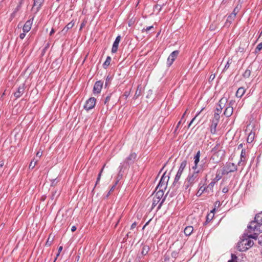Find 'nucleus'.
Returning a JSON list of instances; mask_svg holds the SVG:
<instances>
[{
    "label": "nucleus",
    "mask_w": 262,
    "mask_h": 262,
    "mask_svg": "<svg viewBox=\"0 0 262 262\" xmlns=\"http://www.w3.org/2000/svg\"><path fill=\"white\" fill-rule=\"evenodd\" d=\"M181 176L180 174H176L174 181L170 187L169 190L166 193V195L164 196V199L161 202L160 204H159L157 209H160L165 200L167 196H169L170 198L173 197V196L177 194V190L180 186V182H179Z\"/></svg>",
    "instance_id": "4"
},
{
    "label": "nucleus",
    "mask_w": 262,
    "mask_h": 262,
    "mask_svg": "<svg viewBox=\"0 0 262 262\" xmlns=\"http://www.w3.org/2000/svg\"><path fill=\"white\" fill-rule=\"evenodd\" d=\"M193 231V228L191 226H188L185 227L184 232L186 236H189Z\"/></svg>",
    "instance_id": "20"
},
{
    "label": "nucleus",
    "mask_w": 262,
    "mask_h": 262,
    "mask_svg": "<svg viewBox=\"0 0 262 262\" xmlns=\"http://www.w3.org/2000/svg\"><path fill=\"white\" fill-rule=\"evenodd\" d=\"M129 94H130L129 91H125L123 95V97H124V98L125 99H126L128 98V97L129 96Z\"/></svg>",
    "instance_id": "45"
},
{
    "label": "nucleus",
    "mask_w": 262,
    "mask_h": 262,
    "mask_svg": "<svg viewBox=\"0 0 262 262\" xmlns=\"http://www.w3.org/2000/svg\"><path fill=\"white\" fill-rule=\"evenodd\" d=\"M137 158V154L135 152L131 153L125 160L121 163V165L119 167V171L118 174V178L119 177H122V172H124V170L126 169H128L131 165H132Z\"/></svg>",
    "instance_id": "5"
},
{
    "label": "nucleus",
    "mask_w": 262,
    "mask_h": 262,
    "mask_svg": "<svg viewBox=\"0 0 262 262\" xmlns=\"http://www.w3.org/2000/svg\"><path fill=\"white\" fill-rule=\"evenodd\" d=\"M164 195V191L162 189H159L158 191L156 193L154 198L158 199L160 201L161 200Z\"/></svg>",
    "instance_id": "21"
},
{
    "label": "nucleus",
    "mask_w": 262,
    "mask_h": 262,
    "mask_svg": "<svg viewBox=\"0 0 262 262\" xmlns=\"http://www.w3.org/2000/svg\"><path fill=\"white\" fill-rule=\"evenodd\" d=\"M33 20V17L32 18V20L29 19L26 22L23 28L24 32H28L30 30L32 25Z\"/></svg>",
    "instance_id": "14"
},
{
    "label": "nucleus",
    "mask_w": 262,
    "mask_h": 262,
    "mask_svg": "<svg viewBox=\"0 0 262 262\" xmlns=\"http://www.w3.org/2000/svg\"><path fill=\"white\" fill-rule=\"evenodd\" d=\"M220 114L221 113L215 112V113L214 114V117H213L212 120L219 122L220 118Z\"/></svg>",
    "instance_id": "38"
},
{
    "label": "nucleus",
    "mask_w": 262,
    "mask_h": 262,
    "mask_svg": "<svg viewBox=\"0 0 262 262\" xmlns=\"http://www.w3.org/2000/svg\"><path fill=\"white\" fill-rule=\"evenodd\" d=\"M246 160V150L243 149L242 150L241 154V160L238 162V164H239L242 162H245Z\"/></svg>",
    "instance_id": "27"
},
{
    "label": "nucleus",
    "mask_w": 262,
    "mask_h": 262,
    "mask_svg": "<svg viewBox=\"0 0 262 262\" xmlns=\"http://www.w3.org/2000/svg\"><path fill=\"white\" fill-rule=\"evenodd\" d=\"M25 89V84H23L18 88L17 91L14 93V95L16 99L19 98L24 94Z\"/></svg>",
    "instance_id": "12"
},
{
    "label": "nucleus",
    "mask_w": 262,
    "mask_h": 262,
    "mask_svg": "<svg viewBox=\"0 0 262 262\" xmlns=\"http://www.w3.org/2000/svg\"><path fill=\"white\" fill-rule=\"evenodd\" d=\"M76 229L77 228L75 226H73L71 228V231L72 232H74L75 231H76Z\"/></svg>",
    "instance_id": "60"
},
{
    "label": "nucleus",
    "mask_w": 262,
    "mask_h": 262,
    "mask_svg": "<svg viewBox=\"0 0 262 262\" xmlns=\"http://www.w3.org/2000/svg\"><path fill=\"white\" fill-rule=\"evenodd\" d=\"M238 11V9H237V7H236V8H235L234 9V10H233V12H232V13H234V14H235V16L236 17V14H237V13Z\"/></svg>",
    "instance_id": "49"
},
{
    "label": "nucleus",
    "mask_w": 262,
    "mask_h": 262,
    "mask_svg": "<svg viewBox=\"0 0 262 262\" xmlns=\"http://www.w3.org/2000/svg\"><path fill=\"white\" fill-rule=\"evenodd\" d=\"M96 99L94 97L90 98L85 102L84 108L87 111L94 108L96 105Z\"/></svg>",
    "instance_id": "8"
},
{
    "label": "nucleus",
    "mask_w": 262,
    "mask_h": 262,
    "mask_svg": "<svg viewBox=\"0 0 262 262\" xmlns=\"http://www.w3.org/2000/svg\"><path fill=\"white\" fill-rule=\"evenodd\" d=\"M179 53V51L176 50L173 51L168 56L167 60V65L168 67H169L173 63V61L178 56Z\"/></svg>",
    "instance_id": "10"
},
{
    "label": "nucleus",
    "mask_w": 262,
    "mask_h": 262,
    "mask_svg": "<svg viewBox=\"0 0 262 262\" xmlns=\"http://www.w3.org/2000/svg\"><path fill=\"white\" fill-rule=\"evenodd\" d=\"M249 233L256 232L258 234L262 232V211L255 215L254 220L248 226Z\"/></svg>",
    "instance_id": "2"
},
{
    "label": "nucleus",
    "mask_w": 262,
    "mask_h": 262,
    "mask_svg": "<svg viewBox=\"0 0 262 262\" xmlns=\"http://www.w3.org/2000/svg\"><path fill=\"white\" fill-rule=\"evenodd\" d=\"M103 82L101 80L97 81L94 85L93 92L94 95L100 93L103 86Z\"/></svg>",
    "instance_id": "11"
},
{
    "label": "nucleus",
    "mask_w": 262,
    "mask_h": 262,
    "mask_svg": "<svg viewBox=\"0 0 262 262\" xmlns=\"http://www.w3.org/2000/svg\"><path fill=\"white\" fill-rule=\"evenodd\" d=\"M214 185V182H211V183H210L208 185V186H207V188H206V189H208V188H209V189H212V188L213 187Z\"/></svg>",
    "instance_id": "46"
},
{
    "label": "nucleus",
    "mask_w": 262,
    "mask_h": 262,
    "mask_svg": "<svg viewBox=\"0 0 262 262\" xmlns=\"http://www.w3.org/2000/svg\"><path fill=\"white\" fill-rule=\"evenodd\" d=\"M218 123V121L212 120L211 125L210 126V132L212 134H215L216 133V129Z\"/></svg>",
    "instance_id": "18"
},
{
    "label": "nucleus",
    "mask_w": 262,
    "mask_h": 262,
    "mask_svg": "<svg viewBox=\"0 0 262 262\" xmlns=\"http://www.w3.org/2000/svg\"><path fill=\"white\" fill-rule=\"evenodd\" d=\"M43 2L44 0H34L32 9L34 7L37 6L35 12V13H37L40 10Z\"/></svg>",
    "instance_id": "13"
},
{
    "label": "nucleus",
    "mask_w": 262,
    "mask_h": 262,
    "mask_svg": "<svg viewBox=\"0 0 262 262\" xmlns=\"http://www.w3.org/2000/svg\"><path fill=\"white\" fill-rule=\"evenodd\" d=\"M179 253V251H174L172 252H171L170 255H171V257L172 258V262H174V260L178 256Z\"/></svg>",
    "instance_id": "32"
},
{
    "label": "nucleus",
    "mask_w": 262,
    "mask_h": 262,
    "mask_svg": "<svg viewBox=\"0 0 262 262\" xmlns=\"http://www.w3.org/2000/svg\"><path fill=\"white\" fill-rule=\"evenodd\" d=\"M215 207H219L220 206V202L219 201H216L214 203Z\"/></svg>",
    "instance_id": "55"
},
{
    "label": "nucleus",
    "mask_w": 262,
    "mask_h": 262,
    "mask_svg": "<svg viewBox=\"0 0 262 262\" xmlns=\"http://www.w3.org/2000/svg\"><path fill=\"white\" fill-rule=\"evenodd\" d=\"M154 28V27L153 26H149V27H147L146 28H143L142 30V32L143 33L144 32H148L149 31H150L151 29H153Z\"/></svg>",
    "instance_id": "42"
},
{
    "label": "nucleus",
    "mask_w": 262,
    "mask_h": 262,
    "mask_svg": "<svg viewBox=\"0 0 262 262\" xmlns=\"http://www.w3.org/2000/svg\"><path fill=\"white\" fill-rule=\"evenodd\" d=\"M198 165L196 164H194V165L192 167V171H200L199 169H198Z\"/></svg>",
    "instance_id": "44"
},
{
    "label": "nucleus",
    "mask_w": 262,
    "mask_h": 262,
    "mask_svg": "<svg viewBox=\"0 0 262 262\" xmlns=\"http://www.w3.org/2000/svg\"><path fill=\"white\" fill-rule=\"evenodd\" d=\"M252 67L249 66L248 69L245 71V72L243 74V76L245 78H248L250 77L251 73Z\"/></svg>",
    "instance_id": "22"
},
{
    "label": "nucleus",
    "mask_w": 262,
    "mask_h": 262,
    "mask_svg": "<svg viewBox=\"0 0 262 262\" xmlns=\"http://www.w3.org/2000/svg\"><path fill=\"white\" fill-rule=\"evenodd\" d=\"M111 61V57L110 56H107L105 62L103 64V67L104 69H106L108 66L110 65Z\"/></svg>",
    "instance_id": "28"
},
{
    "label": "nucleus",
    "mask_w": 262,
    "mask_h": 262,
    "mask_svg": "<svg viewBox=\"0 0 262 262\" xmlns=\"http://www.w3.org/2000/svg\"><path fill=\"white\" fill-rule=\"evenodd\" d=\"M142 94L141 88H139V86H138L137 89L136 91L135 95L134 96V98L136 99H137Z\"/></svg>",
    "instance_id": "29"
},
{
    "label": "nucleus",
    "mask_w": 262,
    "mask_h": 262,
    "mask_svg": "<svg viewBox=\"0 0 262 262\" xmlns=\"http://www.w3.org/2000/svg\"><path fill=\"white\" fill-rule=\"evenodd\" d=\"M237 257L234 254H231V259L229 260L228 262H237Z\"/></svg>",
    "instance_id": "39"
},
{
    "label": "nucleus",
    "mask_w": 262,
    "mask_h": 262,
    "mask_svg": "<svg viewBox=\"0 0 262 262\" xmlns=\"http://www.w3.org/2000/svg\"><path fill=\"white\" fill-rule=\"evenodd\" d=\"M200 177V171H191L190 170L183 184V188L188 192L190 190V187L193 186L194 184L198 182Z\"/></svg>",
    "instance_id": "3"
},
{
    "label": "nucleus",
    "mask_w": 262,
    "mask_h": 262,
    "mask_svg": "<svg viewBox=\"0 0 262 262\" xmlns=\"http://www.w3.org/2000/svg\"><path fill=\"white\" fill-rule=\"evenodd\" d=\"M234 103V101H233V100H231V101H230L229 102V104H228V105H229V106H232V105H233Z\"/></svg>",
    "instance_id": "62"
},
{
    "label": "nucleus",
    "mask_w": 262,
    "mask_h": 262,
    "mask_svg": "<svg viewBox=\"0 0 262 262\" xmlns=\"http://www.w3.org/2000/svg\"><path fill=\"white\" fill-rule=\"evenodd\" d=\"M206 189V188L204 187L203 186H201L199 190L198 191L196 194L198 195L199 196H200Z\"/></svg>",
    "instance_id": "37"
},
{
    "label": "nucleus",
    "mask_w": 262,
    "mask_h": 262,
    "mask_svg": "<svg viewBox=\"0 0 262 262\" xmlns=\"http://www.w3.org/2000/svg\"><path fill=\"white\" fill-rule=\"evenodd\" d=\"M230 63L229 62V60H228L226 63V64L225 65V68H224V70H226L229 67V66H230Z\"/></svg>",
    "instance_id": "50"
},
{
    "label": "nucleus",
    "mask_w": 262,
    "mask_h": 262,
    "mask_svg": "<svg viewBox=\"0 0 262 262\" xmlns=\"http://www.w3.org/2000/svg\"><path fill=\"white\" fill-rule=\"evenodd\" d=\"M233 112V106H228L226 108V109L224 112V115L226 117H229L232 115Z\"/></svg>",
    "instance_id": "17"
},
{
    "label": "nucleus",
    "mask_w": 262,
    "mask_h": 262,
    "mask_svg": "<svg viewBox=\"0 0 262 262\" xmlns=\"http://www.w3.org/2000/svg\"><path fill=\"white\" fill-rule=\"evenodd\" d=\"M58 182V180H57V179H53V180H52L51 185L52 186H55V185L57 184V183Z\"/></svg>",
    "instance_id": "43"
},
{
    "label": "nucleus",
    "mask_w": 262,
    "mask_h": 262,
    "mask_svg": "<svg viewBox=\"0 0 262 262\" xmlns=\"http://www.w3.org/2000/svg\"><path fill=\"white\" fill-rule=\"evenodd\" d=\"M194 163L198 164V163L200 161V158L194 157Z\"/></svg>",
    "instance_id": "48"
},
{
    "label": "nucleus",
    "mask_w": 262,
    "mask_h": 262,
    "mask_svg": "<svg viewBox=\"0 0 262 262\" xmlns=\"http://www.w3.org/2000/svg\"><path fill=\"white\" fill-rule=\"evenodd\" d=\"M222 174L221 175L220 174V173H217L215 177V179L216 180V181H219L220 180L222 177Z\"/></svg>",
    "instance_id": "47"
},
{
    "label": "nucleus",
    "mask_w": 262,
    "mask_h": 262,
    "mask_svg": "<svg viewBox=\"0 0 262 262\" xmlns=\"http://www.w3.org/2000/svg\"><path fill=\"white\" fill-rule=\"evenodd\" d=\"M52 242V241H49V238L48 239V240H47V242H46V245L47 246H50L51 245Z\"/></svg>",
    "instance_id": "53"
},
{
    "label": "nucleus",
    "mask_w": 262,
    "mask_h": 262,
    "mask_svg": "<svg viewBox=\"0 0 262 262\" xmlns=\"http://www.w3.org/2000/svg\"><path fill=\"white\" fill-rule=\"evenodd\" d=\"M235 18L234 13L230 14L227 17L226 21L225 23V26L229 27Z\"/></svg>",
    "instance_id": "16"
},
{
    "label": "nucleus",
    "mask_w": 262,
    "mask_h": 262,
    "mask_svg": "<svg viewBox=\"0 0 262 262\" xmlns=\"http://www.w3.org/2000/svg\"><path fill=\"white\" fill-rule=\"evenodd\" d=\"M228 99L226 97L222 98L217 105V107L215 108L216 112L221 113L222 109L224 108L226 106V103H227Z\"/></svg>",
    "instance_id": "9"
},
{
    "label": "nucleus",
    "mask_w": 262,
    "mask_h": 262,
    "mask_svg": "<svg viewBox=\"0 0 262 262\" xmlns=\"http://www.w3.org/2000/svg\"><path fill=\"white\" fill-rule=\"evenodd\" d=\"M26 32H24L23 33H21L19 35V37L20 39H24L26 36Z\"/></svg>",
    "instance_id": "52"
},
{
    "label": "nucleus",
    "mask_w": 262,
    "mask_h": 262,
    "mask_svg": "<svg viewBox=\"0 0 262 262\" xmlns=\"http://www.w3.org/2000/svg\"><path fill=\"white\" fill-rule=\"evenodd\" d=\"M74 23H72V21L68 23L67 26L62 29V32L64 34L66 33L68 30L70 29H71L74 26Z\"/></svg>",
    "instance_id": "24"
},
{
    "label": "nucleus",
    "mask_w": 262,
    "mask_h": 262,
    "mask_svg": "<svg viewBox=\"0 0 262 262\" xmlns=\"http://www.w3.org/2000/svg\"><path fill=\"white\" fill-rule=\"evenodd\" d=\"M103 169H104V166L101 169V170H100V172H99V174L98 176V178L97 179V181H96V184H95V186L94 188H93L92 191H94V188H95L96 186L99 183Z\"/></svg>",
    "instance_id": "35"
},
{
    "label": "nucleus",
    "mask_w": 262,
    "mask_h": 262,
    "mask_svg": "<svg viewBox=\"0 0 262 262\" xmlns=\"http://www.w3.org/2000/svg\"><path fill=\"white\" fill-rule=\"evenodd\" d=\"M120 39H121V37L119 35H118L116 38L115 40L113 43V47L112 48V52L113 53H115L117 52Z\"/></svg>",
    "instance_id": "15"
},
{
    "label": "nucleus",
    "mask_w": 262,
    "mask_h": 262,
    "mask_svg": "<svg viewBox=\"0 0 262 262\" xmlns=\"http://www.w3.org/2000/svg\"><path fill=\"white\" fill-rule=\"evenodd\" d=\"M200 155H201V154H200V150H199V151L197 152V153L196 154V155H195L194 157L200 158Z\"/></svg>",
    "instance_id": "56"
},
{
    "label": "nucleus",
    "mask_w": 262,
    "mask_h": 262,
    "mask_svg": "<svg viewBox=\"0 0 262 262\" xmlns=\"http://www.w3.org/2000/svg\"><path fill=\"white\" fill-rule=\"evenodd\" d=\"M109 81H110V78L108 77H107V78L106 79V81H105V86H107V85L108 84Z\"/></svg>",
    "instance_id": "61"
},
{
    "label": "nucleus",
    "mask_w": 262,
    "mask_h": 262,
    "mask_svg": "<svg viewBox=\"0 0 262 262\" xmlns=\"http://www.w3.org/2000/svg\"><path fill=\"white\" fill-rule=\"evenodd\" d=\"M250 233L249 235L244 234L243 238L238 243L237 249L239 251H246L253 245V241L250 238L256 239L258 233L256 232H252Z\"/></svg>",
    "instance_id": "1"
},
{
    "label": "nucleus",
    "mask_w": 262,
    "mask_h": 262,
    "mask_svg": "<svg viewBox=\"0 0 262 262\" xmlns=\"http://www.w3.org/2000/svg\"><path fill=\"white\" fill-rule=\"evenodd\" d=\"M183 172V171L179 169L177 174H178V175L180 174V176H181Z\"/></svg>",
    "instance_id": "59"
},
{
    "label": "nucleus",
    "mask_w": 262,
    "mask_h": 262,
    "mask_svg": "<svg viewBox=\"0 0 262 262\" xmlns=\"http://www.w3.org/2000/svg\"><path fill=\"white\" fill-rule=\"evenodd\" d=\"M113 96V93H110L108 94L105 97L104 104L108 107L109 105L110 101L111 100L112 97Z\"/></svg>",
    "instance_id": "25"
},
{
    "label": "nucleus",
    "mask_w": 262,
    "mask_h": 262,
    "mask_svg": "<svg viewBox=\"0 0 262 262\" xmlns=\"http://www.w3.org/2000/svg\"><path fill=\"white\" fill-rule=\"evenodd\" d=\"M246 92V90L244 87H241L238 89L236 93V96L238 98H241Z\"/></svg>",
    "instance_id": "19"
},
{
    "label": "nucleus",
    "mask_w": 262,
    "mask_h": 262,
    "mask_svg": "<svg viewBox=\"0 0 262 262\" xmlns=\"http://www.w3.org/2000/svg\"><path fill=\"white\" fill-rule=\"evenodd\" d=\"M36 163H37V161H34V160L31 161V162H30V163L29 164V168L31 169H32L33 168H34Z\"/></svg>",
    "instance_id": "40"
},
{
    "label": "nucleus",
    "mask_w": 262,
    "mask_h": 262,
    "mask_svg": "<svg viewBox=\"0 0 262 262\" xmlns=\"http://www.w3.org/2000/svg\"><path fill=\"white\" fill-rule=\"evenodd\" d=\"M164 260L165 262H172V260L170 261V256L167 253L164 256Z\"/></svg>",
    "instance_id": "41"
},
{
    "label": "nucleus",
    "mask_w": 262,
    "mask_h": 262,
    "mask_svg": "<svg viewBox=\"0 0 262 262\" xmlns=\"http://www.w3.org/2000/svg\"><path fill=\"white\" fill-rule=\"evenodd\" d=\"M163 199L162 200H163ZM162 201V200L160 201V200H159L158 199H156L154 197L152 199V208H154L155 207H156L158 203H159L160 204Z\"/></svg>",
    "instance_id": "30"
},
{
    "label": "nucleus",
    "mask_w": 262,
    "mask_h": 262,
    "mask_svg": "<svg viewBox=\"0 0 262 262\" xmlns=\"http://www.w3.org/2000/svg\"><path fill=\"white\" fill-rule=\"evenodd\" d=\"M215 210V208H214L213 210L211 211V212L210 214H208L206 216V221L205 223V224H206L207 223L210 221L214 216V212Z\"/></svg>",
    "instance_id": "23"
},
{
    "label": "nucleus",
    "mask_w": 262,
    "mask_h": 262,
    "mask_svg": "<svg viewBox=\"0 0 262 262\" xmlns=\"http://www.w3.org/2000/svg\"><path fill=\"white\" fill-rule=\"evenodd\" d=\"M21 4H18V6H17V7L15 9V12L18 11L19 10V9L21 8Z\"/></svg>",
    "instance_id": "54"
},
{
    "label": "nucleus",
    "mask_w": 262,
    "mask_h": 262,
    "mask_svg": "<svg viewBox=\"0 0 262 262\" xmlns=\"http://www.w3.org/2000/svg\"><path fill=\"white\" fill-rule=\"evenodd\" d=\"M137 226V223L136 222H134L132 224L130 227V229L133 230Z\"/></svg>",
    "instance_id": "51"
},
{
    "label": "nucleus",
    "mask_w": 262,
    "mask_h": 262,
    "mask_svg": "<svg viewBox=\"0 0 262 262\" xmlns=\"http://www.w3.org/2000/svg\"><path fill=\"white\" fill-rule=\"evenodd\" d=\"M149 250V247L147 245H143L141 251V254L143 255H146Z\"/></svg>",
    "instance_id": "26"
},
{
    "label": "nucleus",
    "mask_w": 262,
    "mask_h": 262,
    "mask_svg": "<svg viewBox=\"0 0 262 262\" xmlns=\"http://www.w3.org/2000/svg\"><path fill=\"white\" fill-rule=\"evenodd\" d=\"M60 193L58 192L57 190H55L54 192H52V196L51 197V199L52 200H56L58 196L59 195Z\"/></svg>",
    "instance_id": "33"
},
{
    "label": "nucleus",
    "mask_w": 262,
    "mask_h": 262,
    "mask_svg": "<svg viewBox=\"0 0 262 262\" xmlns=\"http://www.w3.org/2000/svg\"><path fill=\"white\" fill-rule=\"evenodd\" d=\"M254 136H255L254 133L251 132L248 136V138L247 139V142L248 143H251L254 140Z\"/></svg>",
    "instance_id": "31"
},
{
    "label": "nucleus",
    "mask_w": 262,
    "mask_h": 262,
    "mask_svg": "<svg viewBox=\"0 0 262 262\" xmlns=\"http://www.w3.org/2000/svg\"><path fill=\"white\" fill-rule=\"evenodd\" d=\"M169 179V177L168 174H166V172H164L156 187V190H157L158 189H161L162 190L166 189Z\"/></svg>",
    "instance_id": "6"
},
{
    "label": "nucleus",
    "mask_w": 262,
    "mask_h": 262,
    "mask_svg": "<svg viewBox=\"0 0 262 262\" xmlns=\"http://www.w3.org/2000/svg\"><path fill=\"white\" fill-rule=\"evenodd\" d=\"M4 165V161H0V167H2Z\"/></svg>",
    "instance_id": "64"
},
{
    "label": "nucleus",
    "mask_w": 262,
    "mask_h": 262,
    "mask_svg": "<svg viewBox=\"0 0 262 262\" xmlns=\"http://www.w3.org/2000/svg\"><path fill=\"white\" fill-rule=\"evenodd\" d=\"M54 32H55L54 29H52V30H51V32L50 33V35H51V36L52 35V34H53L54 33Z\"/></svg>",
    "instance_id": "63"
},
{
    "label": "nucleus",
    "mask_w": 262,
    "mask_h": 262,
    "mask_svg": "<svg viewBox=\"0 0 262 262\" xmlns=\"http://www.w3.org/2000/svg\"><path fill=\"white\" fill-rule=\"evenodd\" d=\"M237 170V166L233 163H227L223 168L222 175L228 174L230 172H233Z\"/></svg>",
    "instance_id": "7"
},
{
    "label": "nucleus",
    "mask_w": 262,
    "mask_h": 262,
    "mask_svg": "<svg viewBox=\"0 0 262 262\" xmlns=\"http://www.w3.org/2000/svg\"><path fill=\"white\" fill-rule=\"evenodd\" d=\"M186 165H187V160H183L181 162L179 169L183 171L184 169H185V168L186 167Z\"/></svg>",
    "instance_id": "34"
},
{
    "label": "nucleus",
    "mask_w": 262,
    "mask_h": 262,
    "mask_svg": "<svg viewBox=\"0 0 262 262\" xmlns=\"http://www.w3.org/2000/svg\"><path fill=\"white\" fill-rule=\"evenodd\" d=\"M262 50V42L259 43L257 46L255 48V54H258V52Z\"/></svg>",
    "instance_id": "36"
},
{
    "label": "nucleus",
    "mask_w": 262,
    "mask_h": 262,
    "mask_svg": "<svg viewBox=\"0 0 262 262\" xmlns=\"http://www.w3.org/2000/svg\"><path fill=\"white\" fill-rule=\"evenodd\" d=\"M181 121H180L178 123V124H177V126H176V128H175V130H174L175 132H176V130H177V129H178V127H179V126H180V125L181 124Z\"/></svg>",
    "instance_id": "57"
},
{
    "label": "nucleus",
    "mask_w": 262,
    "mask_h": 262,
    "mask_svg": "<svg viewBox=\"0 0 262 262\" xmlns=\"http://www.w3.org/2000/svg\"><path fill=\"white\" fill-rule=\"evenodd\" d=\"M196 117H194L192 120L191 121H190V122L189 123V124H188V127H189L192 124V122H193V121L195 120Z\"/></svg>",
    "instance_id": "58"
}]
</instances>
